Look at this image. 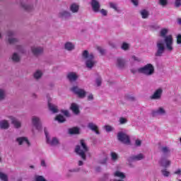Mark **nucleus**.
I'll return each instance as SVG.
<instances>
[{"mask_svg": "<svg viewBox=\"0 0 181 181\" xmlns=\"http://www.w3.org/2000/svg\"><path fill=\"white\" fill-rule=\"evenodd\" d=\"M131 1L134 6H138V5H139V0H131Z\"/></svg>", "mask_w": 181, "mask_h": 181, "instance_id": "6e6d98bb", "label": "nucleus"}, {"mask_svg": "<svg viewBox=\"0 0 181 181\" xmlns=\"http://www.w3.org/2000/svg\"><path fill=\"white\" fill-rule=\"evenodd\" d=\"M177 45H181V35L177 36Z\"/></svg>", "mask_w": 181, "mask_h": 181, "instance_id": "13d9d810", "label": "nucleus"}, {"mask_svg": "<svg viewBox=\"0 0 181 181\" xmlns=\"http://www.w3.org/2000/svg\"><path fill=\"white\" fill-rule=\"evenodd\" d=\"M0 128L1 129H8L9 128V122L6 119L1 120Z\"/></svg>", "mask_w": 181, "mask_h": 181, "instance_id": "bb28decb", "label": "nucleus"}, {"mask_svg": "<svg viewBox=\"0 0 181 181\" xmlns=\"http://www.w3.org/2000/svg\"><path fill=\"white\" fill-rule=\"evenodd\" d=\"M100 13H102V15L103 16H107V15L108 14V11H107V10L103 8L102 10H100Z\"/></svg>", "mask_w": 181, "mask_h": 181, "instance_id": "864d4df0", "label": "nucleus"}, {"mask_svg": "<svg viewBox=\"0 0 181 181\" xmlns=\"http://www.w3.org/2000/svg\"><path fill=\"white\" fill-rule=\"evenodd\" d=\"M175 175H181V170L178 169L175 172Z\"/></svg>", "mask_w": 181, "mask_h": 181, "instance_id": "0e129e2a", "label": "nucleus"}, {"mask_svg": "<svg viewBox=\"0 0 181 181\" xmlns=\"http://www.w3.org/2000/svg\"><path fill=\"white\" fill-rule=\"evenodd\" d=\"M62 114L65 115V117H70V113L68 112V110H62Z\"/></svg>", "mask_w": 181, "mask_h": 181, "instance_id": "4d7b16f0", "label": "nucleus"}, {"mask_svg": "<svg viewBox=\"0 0 181 181\" xmlns=\"http://www.w3.org/2000/svg\"><path fill=\"white\" fill-rule=\"evenodd\" d=\"M107 160H108L107 157H104L103 158L100 159L98 162L100 165H106Z\"/></svg>", "mask_w": 181, "mask_h": 181, "instance_id": "a18cd8bd", "label": "nucleus"}, {"mask_svg": "<svg viewBox=\"0 0 181 181\" xmlns=\"http://www.w3.org/2000/svg\"><path fill=\"white\" fill-rule=\"evenodd\" d=\"M16 33L13 30H8L6 33V42L8 45H15L19 42L18 37H15Z\"/></svg>", "mask_w": 181, "mask_h": 181, "instance_id": "39448f33", "label": "nucleus"}, {"mask_svg": "<svg viewBox=\"0 0 181 181\" xmlns=\"http://www.w3.org/2000/svg\"><path fill=\"white\" fill-rule=\"evenodd\" d=\"M117 139L119 141V142H122V144H124V145H131V139L129 138V136L125 132H118Z\"/></svg>", "mask_w": 181, "mask_h": 181, "instance_id": "0eeeda50", "label": "nucleus"}, {"mask_svg": "<svg viewBox=\"0 0 181 181\" xmlns=\"http://www.w3.org/2000/svg\"><path fill=\"white\" fill-rule=\"evenodd\" d=\"M42 76H43V71L40 69H37L33 74V77L35 80H40V78H42Z\"/></svg>", "mask_w": 181, "mask_h": 181, "instance_id": "cd10ccee", "label": "nucleus"}, {"mask_svg": "<svg viewBox=\"0 0 181 181\" xmlns=\"http://www.w3.org/2000/svg\"><path fill=\"white\" fill-rule=\"evenodd\" d=\"M124 98L127 100V101H135V98L132 95L126 94Z\"/></svg>", "mask_w": 181, "mask_h": 181, "instance_id": "58836bf2", "label": "nucleus"}, {"mask_svg": "<svg viewBox=\"0 0 181 181\" xmlns=\"http://www.w3.org/2000/svg\"><path fill=\"white\" fill-rule=\"evenodd\" d=\"M144 158L145 156H144V154L139 153L138 155L131 156L129 158V162H134L135 160H142V159H144Z\"/></svg>", "mask_w": 181, "mask_h": 181, "instance_id": "4be33fe9", "label": "nucleus"}, {"mask_svg": "<svg viewBox=\"0 0 181 181\" xmlns=\"http://www.w3.org/2000/svg\"><path fill=\"white\" fill-rule=\"evenodd\" d=\"M2 161H3V160H2V156L0 155V163H2Z\"/></svg>", "mask_w": 181, "mask_h": 181, "instance_id": "338daca9", "label": "nucleus"}, {"mask_svg": "<svg viewBox=\"0 0 181 181\" xmlns=\"http://www.w3.org/2000/svg\"><path fill=\"white\" fill-rule=\"evenodd\" d=\"M151 115L152 117H156L158 115H166V110L165 108L160 107L156 110H152L151 111Z\"/></svg>", "mask_w": 181, "mask_h": 181, "instance_id": "ddd939ff", "label": "nucleus"}, {"mask_svg": "<svg viewBox=\"0 0 181 181\" xmlns=\"http://www.w3.org/2000/svg\"><path fill=\"white\" fill-rule=\"evenodd\" d=\"M158 4L161 6H166L168 5V0H159Z\"/></svg>", "mask_w": 181, "mask_h": 181, "instance_id": "49530a36", "label": "nucleus"}, {"mask_svg": "<svg viewBox=\"0 0 181 181\" xmlns=\"http://www.w3.org/2000/svg\"><path fill=\"white\" fill-rule=\"evenodd\" d=\"M91 6L94 12H98V11H100V3L98 2V1L92 0Z\"/></svg>", "mask_w": 181, "mask_h": 181, "instance_id": "b1692460", "label": "nucleus"}, {"mask_svg": "<svg viewBox=\"0 0 181 181\" xmlns=\"http://www.w3.org/2000/svg\"><path fill=\"white\" fill-rule=\"evenodd\" d=\"M105 129L107 132H111L112 131H114V127L110 125H106L105 126Z\"/></svg>", "mask_w": 181, "mask_h": 181, "instance_id": "09e8293b", "label": "nucleus"}, {"mask_svg": "<svg viewBox=\"0 0 181 181\" xmlns=\"http://www.w3.org/2000/svg\"><path fill=\"white\" fill-rule=\"evenodd\" d=\"M119 122L122 125H124V124H127V122H128V120L124 117H120L119 119Z\"/></svg>", "mask_w": 181, "mask_h": 181, "instance_id": "de8ad7c7", "label": "nucleus"}, {"mask_svg": "<svg viewBox=\"0 0 181 181\" xmlns=\"http://www.w3.org/2000/svg\"><path fill=\"white\" fill-rule=\"evenodd\" d=\"M159 163L160 166H163V168H169L172 163V161L168 159V157H161L159 160Z\"/></svg>", "mask_w": 181, "mask_h": 181, "instance_id": "4468645a", "label": "nucleus"}, {"mask_svg": "<svg viewBox=\"0 0 181 181\" xmlns=\"http://www.w3.org/2000/svg\"><path fill=\"white\" fill-rule=\"evenodd\" d=\"M71 91H73V93L76 94V95H78L79 98H84V97H86L87 94V92H86L84 89L79 88L77 86H74L71 88Z\"/></svg>", "mask_w": 181, "mask_h": 181, "instance_id": "9b49d317", "label": "nucleus"}, {"mask_svg": "<svg viewBox=\"0 0 181 181\" xmlns=\"http://www.w3.org/2000/svg\"><path fill=\"white\" fill-rule=\"evenodd\" d=\"M162 93H163V90L160 88L156 90L154 93L150 96L151 100H160L162 98Z\"/></svg>", "mask_w": 181, "mask_h": 181, "instance_id": "2eb2a0df", "label": "nucleus"}, {"mask_svg": "<svg viewBox=\"0 0 181 181\" xmlns=\"http://www.w3.org/2000/svg\"><path fill=\"white\" fill-rule=\"evenodd\" d=\"M131 71L133 74H135V73H136V69H131Z\"/></svg>", "mask_w": 181, "mask_h": 181, "instance_id": "69168bd1", "label": "nucleus"}, {"mask_svg": "<svg viewBox=\"0 0 181 181\" xmlns=\"http://www.w3.org/2000/svg\"><path fill=\"white\" fill-rule=\"evenodd\" d=\"M71 110L73 111L74 113H75L76 115L80 112V110H78V105L76 103H72L71 105Z\"/></svg>", "mask_w": 181, "mask_h": 181, "instance_id": "7c9ffc66", "label": "nucleus"}, {"mask_svg": "<svg viewBox=\"0 0 181 181\" xmlns=\"http://www.w3.org/2000/svg\"><path fill=\"white\" fill-rule=\"evenodd\" d=\"M82 60L85 62L87 69L91 70L95 66V60L94 59V54L88 52V50H84L82 52Z\"/></svg>", "mask_w": 181, "mask_h": 181, "instance_id": "f03ea898", "label": "nucleus"}, {"mask_svg": "<svg viewBox=\"0 0 181 181\" xmlns=\"http://www.w3.org/2000/svg\"><path fill=\"white\" fill-rule=\"evenodd\" d=\"M161 173L164 177H169V176H170V172L168 171L166 169L161 170Z\"/></svg>", "mask_w": 181, "mask_h": 181, "instance_id": "ea45409f", "label": "nucleus"}, {"mask_svg": "<svg viewBox=\"0 0 181 181\" xmlns=\"http://www.w3.org/2000/svg\"><path fill=\"white\" fill-rule=\"evenodd\" d=\"M78 132H79V129L77 127H74V128H71V129H69V133L71 135H73L74 134H78Z\"/></svg>", "mask_w": 181, "mask_h": 181, "instance_id": "e433bc0d", "label": "nucleus"}, {"mask_svg": "<svg viewBox=\"0 0 181 181\" xmlns=\"http://www.w3.org/2000/svg\"><path fill=\"white\" fill-rule=\"evenodd\" d=\"M41 166H42V168H46V161H45V160H41Z\"/></svg>", "mask_w": 181, "mask_h": 181, "instance_id": "052dcab7", "label": "nucleus"}, {"mask_svg": "<svg viewBox=\"0 0 181 181\" xmlns=\"http://www.w3.org/2000/svg\"><path fill=\"white\" fill-rule=\"evenodd\" d=\"M58 16L61 19H70L71 18V13L66 10H62L59 13Z\"/></svg>", "mask_w": 181, "mask_h": 181, "instance_id": "dca6fc26", "label": "nucleus"}, {"mask_svg": "<svg viewBox=\"0 0 181 181\" xmlns=\"http://www.w3.org/2000/svg\"><path fill=\"white\" fill-rule=\"evenodd\" d=\"M45 137H46V142L47 145H49V146H59L60 145V140H59V138L57 137H50V135L49 134V132H47V129H44Z\"/></svg>", "mask_w": 181, "mask_h": 181, "instance_id": "423d86ee", "label": "nucleus"}, {"mask_svg": "<svg viewBox=\"0 0 181 181\" xmlns=\"http://www.w3.org/2000/svg\"><path fill=\"white\" fill-rule=\"evenodd\" d=\"M48 107L49 110H51V112H53V114L59 112V109L57 108V106L53 105L52 103H50V102L48 103Z\"/></svg>", "mask_w": 181, "mask_h": 181, "instance_id": "c85d7f7f", "label": "nucleus"}, {"mask_svg": "<svg viewBox=\"0 0 181 181\" xmlns=\"http://www.w3.org/2000/svg\"><path fill=\"white\" fill-rule=\"evenodd\" d=\"M87 100L88 101H93V100H94V95H93V93L88 95Z\"/></svg>", "mask_w": 181, "mask_h": 181, "instance_id": "3c124183", "label": "nucleus"}, {"mask_svg": "<svg viewBox=\"0 0 181 181\" xmlns=\"http://www.w3.org/2000/svg\"><path fill=\"white\" fill-rule=\"evenodd\" d=\"M9 118L11 121V124L14 125L15 128L19 129L22 127V123H21L16 118L13 117V116H10Z\"/></svg>", "mask_w": 181, "mask_h": 181, "instance_id": "aec40b11", "label": "nucleus"}, {"mask_svg": "<svg viewBox=\"0 0 181 181\" xmlns=\"http://www.w3.org/2000/svg\"><path fill=\"white\" fill-rule=\"evenodd\" d=\"M88 128H89V129H91V131H93V132H95V134L97 135H100V132H98V127L97 125H95V124H94L93 122H89L88 124Z\"/></svg>", "mask_w": 181, "mask_h": 181, "instance_id": "5701e85b", "label": "nucleus"}, {"mask_svg": "<svg viewBox=\"0 0 181 181\" xmlns=\"http://www.w3.org/2000/svg\"><path fill=\"white\" fill-rule=\"evenodd\" d=\"M66 77L71 83H73L76 81V80L78 78V75L76 72H69L68 73Z\"/></svg>", "mask_w": 181, "mask_h": 181, "instance_id": "a211bd4d", "label": "nucleus"}, {"mask_svg": "<svg viewBox=\"0 0 181 181\" xmlns=\"http://www.w3.org/2000/svg\"><path fill=\"white\" fill-rule=\"evenodd\" d=\"M21 5L25 11H32L33 9V4L32 0H21Z\"/></svg>", "mask_w": 181, "mask_h": 181, "instance_id": "9d476101", "label": "nucleus"}, {"mask_svg": "<svg viewBox=\"0 0 181 181\" xmlns=\"http://www.w3.org/2000/svg\"><path fill=\"white\" fill-rule=\"evenodd\" d=\"M160 151L162 157L168 158L170 155V148L168 146L161 147Z\"/></svg>", "mask_w": 181, "mask_h": 181, "instance_id": "f3484780", "label": "nucleus"}, {"mask_svg": "<svg viewBox=\"0 0 181 181\" xmlns=\"http://www.w3.org/2000/svg\"><path fill=\"white\" fill-rule=\"evenodd\" d=\"M16 141L20 146H22L24 145V146H25V148H30V146L32 145V144H30V141H29V139H28V137H25V136L17 138L16 139Z\"/></svg>", "mask_w": 181, "mask_h": 181, "instance_id": "6e6552de", "label": "nucleus"}, {"mask_svg": "<svg viewBox=\"0 0 181 181\" xmlns=\"http://www.w3.org/2000/svg\"><path fill=\"white\" fill-rule=\"evenodd\" d=\"M80 170H81L80 168L69 169L66 173V176L71 175V173H78V172H80Z\"/></svg>", "mask_w": 181, "mask_h": 181, "instance_id": "2f4dec72", "label": "nucleus"}, {"mask_svg": "<svg viewBox=\"0 0 181 181\" xmlns=\"http://www.w3.org/2000/svg\"><path fill=\"white\" fill-rule=\"evenodd\" d=\"M137 71L144 76H152L155 73V67L152 64H147L144 66L139 68Z\"/></svg>", "mask_w": 181, "mask_h": 181, "instance_id": "20e7f679", "label": "nucleus"}, {"mask_svg": "<svg viewBox=\"0 0 181 181\" xmlns=\"http://www.w3.org/2000/svg\"><path fill=\"white\" fill-rule=\"evenodd\" d=\"M132 59L134 60V62H141V59L138 58V57L132 56Z\"/></svg>", "mask_w": 181, "mask_h": 181, "instance_id": "bf43d9fd", "label": "nucleus"}, {"mask_svg": "<svg viewBox=\"0 0 181 181\" xmlns=\"http://www.w3.org/2000/svg\"><path fill=\"white\" fill-rule=\"evenodd\" d=\"M175 6H176V8H179L180 6H181V0H175Z\"/></svg>", "mask_w": 181, "mask_h": 181, "instance_id": "603ef678", "label": "nucleus"}, {"mask_svg": "<svg viewBox=\"0 0 181 181\" xmlns=\"http://www.w3.org/2000/svg\"><path fill=\"white\" fill-rule=\"evenodd\" d=\"M140 13L143 19H148V16H149L148 11L144 9L140 11Z\"/></svg>", "mask_w": 181, "mask_h": 181, "instance_id": "473e14b6", "label": "nucleus"}, {"mask_svg": "<svg viewBox=\"0 0 181 181\" xmlns=\"http://www.w3.org/2000/svg\"><path fill=\"white\" fill-rule=\"evenodd\" d=\"M76 46L73 42H67L64 44V49L67 50L68 52H71L74 50Z\"/></svg>", "mask_w": 181, "mask_h": 181, "instance_id": "393cba45", "label": "nucleus"}, {"mask_svg": "<svg viewBox=\"0 0 181 181\" xmlns=\"http://www.w3.org/2000/svg\"><path fill=\"white\" fill-rule=\"evenodd\" d=\"M16 50H18L19 53H25V48L22 45H16Z\"/></svg>", "mask_w": 181, "mask_h": 181, "instance_id": "37998d69", "label": "nucleus"}, {"mask_svg": "<svg viewBox=\"0 0 181 181\" xmlns=\"http://www.w3.org/2000/svg\"><path fill=\"white\" fill-rule=\"evenodd\" d=\"M109 5L110 8L114 9V11H115L116 12H119V8H118V5L117 4L110 2Z\"/></svg>", "mask_w": 181, "mask_h": 181, "instance_id": "72a5a7b5", "label": "nucleus"}, {"mask_svg": "<svg viewBox=\"0 0 181 181\" xmlns=\"http://www.w3.org/2000/svg\"><path fill=\"white\" fill-rule=\"evenodd\" d=\"M0 179L3 181H8V175L3 172H0Z\"/></svg>", "mask_w": 181, "mask_h": 181, "instance_id": "a19ab883", "label": "nucleus"}, {"mask_svg": "<svg viewBox=\"0 0 181 181\" xmlns=\"http://www.w3.org/2000/svg\"><path fill=\"white\" fill-rule=\"evenodd\" d=\"M31 122L35 129L40 131L42 129V122L40 121V117L37 116H33L31 117Z\"/></svg>", "mask_w": 181, "mask_h": 181, "instance_id": "1a4fd4ad", "label": "nucleus"}, {"mask_svg": "<svg viewBox=\"0 0 181 181\" xmlns=\"http://www.w3.org/2000/svg\"><path fill=\"white\" fill-rule=\"evenodd\" d=\"M5 97H6V92L4 89L0 88V101L5 100Z\"/></svg>", "mask_w": 181, "mask_h": 181, "instance_id": "f704fd0d", "label": "nucleus"}, {"mask_svg": "<svg viewBox=\"0 0 181 181\" xmlns=\"http://www.w3.org/2000/svg\"><path fill=\"white\" fill-rule=\"evenodd\" d=\"M121 49L124 51L129 50V44L123 42L121 46Z\"/></svg>", "mask_w": 181, "mask_h": 181, "instance_id": "79ce46f5", "label": "nucleus"}, {"mask_svg": "<svg viewBox=\"0 0 181 181\" xmlns=\"http://www.w3.org/2000/svg\"><path fill=\"white\" fill-rule=\"evenodd\" d=\"M135 145L136 146H141V145H142V141L139 139H136L135 141Z\"/></svg>", "mask_w": 181, "mask_h": 181, "instance_id": "5fc2aeb1", "label": "nucleus"}, {"mask_svg": "<svg viewBox=\"0 0 181 181\" xmlns=\"http://www.w3.org/2000/svg\"><path fill=\"white\" fill-rule=\"evenodd\" d=\"M11 60L14 63H18V62H21V56L17 52H14L11 56Z\"/></svg>", "mask_w": 181, "mask_h": 181, "instance_id": "c756f323", "label": "nucleus"}, {"mask_svg": "<svg viewBox=\"0 0 181 181\" xmlns=\"http://www.w3.org/2000/svg\"><path fill=\"white\" fill-rule=\"evenodd\" d=\"M55 120L58 121V122H64V121H66V119L63 115H59L55 117Z\"/></svg>", "mask_w": 181, "mask_h": 181, "instance_id": "4c0bfd02", "label": "nucleus"}, {"mask_svg": "<svg viewBox=\"0 0 181 181\" xmlns=\"http://www.w3.org/2000/svg\"><path fill=\"white\" fill-rule=\"evenodd\" d=\"M98 50H99L100 53H101V54H104V53H105V49L99 48Z\"/></svg>", "mask_w": 181, "mask_h": 181, "instance_id": "680f3d73", "label": "nucleus"}, {"mask_svg": "<svg viewBox=\"0 0 181 181\" xmlns=\"http://www.w3.org/2000/svg\"><path fill=\"white\" fill-rule=\"evenodd\" d=\"M110 156H111V160H112V162H117V160H118V154H117V153L115 152H112L110 153Z\"/></svg>", "mask_w": 181, "mask_h": 181, "instance_id": "c9c22d12", "label": "nucleus"}, {"mask_svg": "<svg viewBox=\"0 0 181 181\" xmlns=\"http://www.w3.org/2000/svg\"><path fill=\"white\" fill-rule=\"evenodd\" d=\"M31 52L34 56H40L43 54V47L37 45H33L31 47Z\"/></svg>", "mask_w": 181, "mask_h": 181, "instance_id": "f8f14e48", "label": "nucleus"}, {"mask_svg": "<svg viewBox=\"0 0 181 181\" xmlns=\"http://www.w3.org/2000/svg\"><path fill=\"white\" fill-rule=\"evenodd\" d=\"M69 9L72 13H77L80 10V5H78L77 3H73L69 6Z\"/></svg>", "mask_w": 181, "mask_h": 181, "instance_id": "412c9836", "label": "nucleus"}, {"mask_svg": "<svg viewBox=\"0 0 181 181\" xmlns=\"http://www.w3.org/2000/svg\"><path fill=\"white\" fill-rule=\"evenodd\" d=\"M113 176L115 177H118L120 180H124L127 177V175H125V173L119 171V170H116L114 173H113Z\"/></svg>", "mask_w": 181, "mask_h": 181, "instance_id": "a878e982", "label": "nucleus"}, {"mask_svg": "<svg viewBox=\"0 0 181 181\" xmlns=\"http://www.w3.org/2000/svg\"><path fill=\"white\" fill-rule=\"evenodd\" d=\"M126 63L127 62H125V59L123 58L119 57L116 59V66L117 69H124V67H125Z\"/></svg>", "mask_w": 181, "mask_h": 181, "instance_id": "6ab92c4d", "label": "nucleus"}, {"mask_svg": "<svg viewBox=\"0 0 181 181\" xmlns=\"http://www.w3.org/2000/svg\"><path fill=\"white\" fill-rule=\"evenodd\" d=\"M83 165H84V162H83L81 160H78V166H83Z\"/></svg>", "mask_w": 181, "mask_h": 181, "instance_id": "e2e57ef3", "label": "nucleus"}, {"mask_svg": "<svg viewBox=\"0 0 181 181\" xmlns=\"http://www.w3.org/2000/svg\"><path fill=\"white\" fill-rule=\"evenodd\" d=\"M35 181H46V180L43 176L37 175L35 177Z\"/></svg>", "mask_w": 181, "mask_h": 181, "instance_id": "8fccbe9b", "label": "nucleus"}, {"mask_svg": "<svg viewBox=\"0 0 181 181\" xmlns=\"http://www.w3.org/2000/svg\"><path fill=\"white\" fill-rule=\"evenodd\" d=\"M114 181H125L124 180H115Z\"/></svg>", "mask_w": 181, "mask_h": 181, "instance_id": "774afa93", "label": "nucleus"}, {"mask_svg": "<svg viewBox=\"0 0 181 181\" xmlns=\"http://www.w3.org/2000/svg\"><path fill=\"white\" fill-rule=\"evenodd\" d=\"M75 152L77 155L81 156L83 160H86V159H87L86 153L88 152V147H87V144H86L84 140H81V145L76 146Z\"/></svg>", "mask_w": 181, "mask_h": 181, "instance_id": "7ed1b4c3", "label": "nucleus"}, {"mask_svg": "<svg viewBox=\"0 0 181 181\" xmlns=\"http://www.w3.org/2000/svg\"><path fill=\"white\" fill-rule=\"evenodd\" d=\"M169 33V29L162 28L160 30V37H163V40H158L156 42V52L155 56L160 57L165 53V50L167 52H173V37L172 35H167Z\"/></svg>", "mask_w": 181, "mask_h": 181, "instance_id": "f257e3e1", "label": "nucleus"}, {"mask_svg": "<svg viewBox=\"0 0 181 181\" xmlns=\"http://www.w3.org/2000/svg\"><path fill=\"white\" fill-rule=\"evenodd\" d=\"M103 83V79L99 76L95 79V84L98 87H100L101 86V83Z\"/></svg>", "mask_w": 181, "mask_h": 181, "instance_id": "c03bdc74", "label": "nucleus"}]
</instances>
